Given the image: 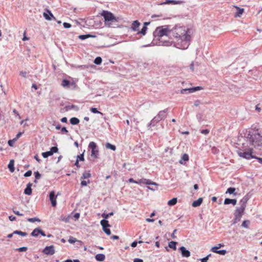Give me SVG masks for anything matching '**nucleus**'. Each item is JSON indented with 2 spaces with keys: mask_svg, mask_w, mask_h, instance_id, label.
Instances as JSON below:
<instances>
[{
  "mask_svg": "<svg viewBox=\"0 0 262 262\" xmlns=\"http://www.w3.org/2000/svg\"><path fill=\"white\" fill-rule=\"evenodd\" d=\"M248 143L253 146L255 149L262 150V136L259 134L258 130L251 129L248 131L247 136L246 143L243 144V149L238 151V154L239 157L250 159L255 158V156L252 155L253 147L249 146L246 148Z\"/></svg>",
  "mask_w": 262,
  "mask_h": 262,
  "instance_id": "f257e3e1",
  "label": "nucleus"
},
{
  "mask_svg": "<svg viewBox=\"0 0 262 262\" xmlns=\"http://www.w3.org/2000/svg\"><path fill=\"white\" fill-rule=\"evenodd\" d=\"M188 30L185 27L176 25L170 29V36L176 39L174 46L180 49H186L189 46L191 36L188 33Z\"/></svg>",
  "mask_w": 262,
  "mask_h": 262,
  "instance_id": "f03ea898",
  "label": "nucleus"
},
{
  "mask_svg": "<svg viewBox=\"0 0 262 262\" xmlns=\"http://www.w3.org/2000/svg\"><path fill=\"white\" fill-rule=\"evenodd\" d=\"M170 36V29L168 26H162L158 27L153 33L155 38L159 40V45L164 46H170L172 44V41L163 40L164 36Z\"/></svg>",
  "mask_w": 262,
  "mask_h": 262,
  "instance_id": "7ed1b4c3",
  "label": "nucleus"
},
{
  "mask_svg": "<svg viewBox=\"0 0 262 262\" xmlns=\"http://www.w3.org/2000/svg\"><path fill=\"white\" fill-rule=\"evenodd\" d=\"M89 148L91 149V157L94 159L98 158L99 154L98 148L94 142H91L89 144Z\"/></svg>",
  "mask_w": 262,
  "mask_h": 262,
  "instance_id": "20e7f679",
  "label": "nucleus"
},
{
  "mask_svg": "<svg viewBox=\"0 0 262 262\" xmlns=\"http://www.w3.org/2000/svg\"><path fill=\"white\" fill-rule=\"evenodd\" d=\"M244 211L245 210H242L238 208H236L234 212V219L233 220L232 224H235L241 220V219L242 216L244 212Z\"/></svg>",
  "mask_w": 262,
  "mask_h": 262,
  "instance_id": "39448f33",
  "label": "nucleus"
},
{
  "mask_svg": "<svg viewBox=\"0 0 262 262\" xmlns=\"http://www.w3.org/2000/svg\"><path fill=\"white\" fill-rule=\"evenodd\" d=\"M101 15L104 17L105 21H110L116 20V18L113 14L107 11H103Z\"/></svg>",
  "mask_w": 262,
  "mask_h": 262,
  "instance_id": "423d86ee",
  "label": "nucleus"
},
{
  "mask_svg": "<svg viewBox=\"0 0 262 262\" xmlns=\"http://www.w3.org/2000/svg\"><path fill=\"white\" fill-rule=\"evenodd\" d=\"M167 109L160 111L158 115L154 118L155 120H156L158 123L161 120L165 118L167 116Z\"/></svg>",
  "mask_w": 262,
  "mask_h": 262,
  "instance_id": "0eeeda50",
  "label": "nucleus"
},
{
  "mask_svg": "<svg viewBox=\"0 0 262 262\" xmlns=\"http://www.w3.org/2000/svg\"><path fill=\"white\" fill-rule=\"evenodd\" d=\"M58 149L56 146L52 147L49 151L42 153V156L44 158H47L48 157L52 156L54 153L58 151Z\"/></svg>",
  "mask_w": 262,
  "mask_h": 262,
  "instance_id": "6e6552de",
  "label": "nucleus"
},
{
  "mask_svg": "<svg viewBox=\"0 0 262 262\" xmlns=\"http://www.w3.org/2000/svg\"><path fill=\"white\" fill-rule=\"evenodd\" d=\"M42 252L46 255H52L55 253L54 247L53 245L46 246Z\"/></svg>",
  "mask_w": 262,
  "mask_h": 262,
  "instance_id": "1a4fd4ad",
  "label": "nucleus"
},
{
  "mask_svg": "<svg viewBox=\"0 0 262 262\" xmlns=\"http://www.w3.org/2000/svg\"><path fill=\"white\" fill-rule=\"evenodd\" d=\"M59 193H57V195H58ZM57 195H55V192L54 191H52L50 192L49 194V198L51 202L52 205L53 207H55L56 206V198Z\"/></svg>",
  "mask_w": 262,
  "mask_h": 262,
  "instance_id": "9d476101",
  "label": "nucleus"
},
{
  "mask_svg": "<svg viewBox=\"0 0 262 262\" xmlns=\"http://www.w3.org/2000/svg\"><path fill=\"white\" fill-rule=\"evenodd\" d=\"M61 85L65 88H69L71 86H73V88L76 87V84L75 82H70V81L67 79H63L62 80Z\"/></svg>",
  "mask_w": 262,
  "mask_h": 262,
  "instance_id": "9b49d317",
  "label": "nucleus"
},
{
  "mask_svg": "<svg viewBox=\"0 0 262 262\" xmlns=\"http://www.w3.org/2000/svg\"><path fill=\"white\" fill-rule=\"evenodd\" d=\"M249 198L248 196L246 195L245 196L241 201L239 202L240 204V207H238L239 209H241L242 210H245L246 207V204L247 203V201H248Z\"/></svg>",
  "mask_w": 262,
  "mask_h": 262,
  "instance_id": "f8f14e48",
  "label": "nucleus"
},
{
  "mask_svg": "<svg viewBox=\"0 0 262 262\" xmlns=\"http://www.w3.org/2000/svg\"><path fill=\"white\" fill-rule=\"evenodd\" d=\"M181 252L182 257H188L190 256V252L189 250H187L185 247L182 246L179 249Z\"/></svg>",
  "mask_w": 262,
  "mask_h": 262,
  "instance_id": "ddd939ff",
  "label": "nucleus"
},
{
  "mask_svg": "<svg viewBox=\"0 0 262 262\" xmlns=\"http://www.w3.org/2000/svg\"><path fill=\"white\" fill-rule=\"evenodd\" d=\"M140 25L141 24L138 20L133 21L130 28L133 31H138Z\"/></svg>",
  "mask_w": 262,
  "mask_h": 262,
  "instance_id": "4468645a",
  "label": "nucleus"
},
{
  "mask_svg": "<svg viewBox=\"0 0 262 262\" xmlns=\"http://www.w3.org/2000/svg\"><path fill=\"white\" fill-rule=\"evenodd\" d=\"M139 184H147V185H155V186H157L158 185L156 183L153 182L151 180H150L149 179H140L139 180Z\"/></svg>",
  "mask_w": 262,
  "mask_h": 262,
  "instance_id": "2eb2a0df",
  "label": "nucleus"
},
{
  "mask_svg": "<svg viewBox=\"0 0 262 262\" xmlns=\"http://www.w3.org/2000/svg\"><path fill=\"white\" fill-rule=\"evenodd\" d=\"M182 3V1H174V0H166L165 2L161 3L160 5H165V4H172L177 5L181 4Z\"/></svg>",
  "mask_w": 262,
  "mask_h": 262,
  "instance_id": "dca6fc26",
  "label": "nucleus"
},
{
  "mask_svg": "<svg viewBox=\"0 0 262 262\" xmlns=\"http://www.w3.org/2000/svg\"><path fill=\"white\" fill-rule=\"evenodd\" d=\"M32 185V184L31 183H29L27 185V187L24 190L25 194H26L27 195H31L32 194V188H31Z\"/></svg>",
  "mask_w": 262,
  "mask_h": 262,
  "instance_id": "f3484780",
  "label": "nucleus"
},
{
  "mask_svg": "<svg viewBox=\"0 0 262 262\" xmlns=\"http://www.w3.org/2000/svg\"><path fill=\"white\" fill-rule=\"evenodd\" d=\"M237 201L236 199H230L229 198H226L224 200V204L228 205L230 204H232L233 206L236 204Z\"/></svg>",
  "mask_w": 262,
  "mask_h": 262,
  "instance_id": "a211bd4d",
  "label": "nucleus"
},
{
  "mask_svg": "<svg viewBox=\"0 0 262 262\" xmlns=\"http://www.w3.org/2000/svg\"><path fill=\"white\" fill-rule=\"evenodd\" d=\"M202 202H203V198H200L197 200L194 201L192 203V206L193 207H196L200 206L201 205V204L202 203Z\"/></svg>",
  "mask_w": 262,
  "mask_h": 262,
  "instance_id": "6ab92c4d",
  "label": "nucleus"
},
{
  "mask_svg": "<svg viewBox=\"0 0 262 262\" xmlns=\"http://www.w3.org/2000/svg\"><path fill=\"white\" fill-rule=\"evenodd\" d=\"M92 37V38H95L96 37V35H91V34H86V35H80L78 36V38L80 39L84 40L86 38Z\"/></svg>",
  "mask_w": 262,
  "mask_h": 262,
  "instance_id": "aec40b11",
  "label": "nucleus"
},
{
  "mask_svg": "<svg viewBox=\"0 0 262 262\" xmlns=\"http://www.w3.org/2000/svg\"><path fill=\"white\" fill-rule=\"evenodd\" d=\"M40 232V227L36 228L34 229L32 233H31V236L34 237H37L39 234Z\"/></svg>",
  "mask_w": 262,
  "mask_h": 262,
  "instance_id": "412c9836",
  "label": "nucleus"
},
{
  "mask_svg": "<svg viewBox=\"0 0 262 262\" xmlns=\"http://www.w3.org/2000/svg\"><path fill=\"white\" fill-rule=\"evenodd\" d=\"M105 256L103 254H98L95 256V258L97 261H102L105 259Z\"/></svg>",
  "mask_w": 262,
  "mask_h": 262,
  "instance_id": "4be33fe9",
  "label": "nucleus"
},
{
  "mask_svg": "<svg viewBox=\"0 0 262 262\" xmlns=\"http://www.w3.org/2000/svg\"><path fill=\"white\" fill-rule=\"evenodd\" d=\"M91 177V174L90 171H85L81 177V179H86Z\"/></svg>",
  "mask_w": 262,
  "mask_h": 262,
  "instance_id": "5701e85b",
  "label": "nucleus"
},
{
  "mask_svg": "<svg viewBox=\"0 0 262 262\" xmlns=\"http://www.w3.org/2000/svg\"><path fill=\"white\" fill-rule=\"evenodd\" d=\"M101 225L102 226V228L109 227L110 225L108 224V221L105 219L102 220L100 222Z\"/></svg>",
  "mask_w": 262,
  "mask_h": 262,
  "instance_id": "b1692460",
  "label": "nucleus"
},
{
  "mask_svg": "<svg viewBox=\"0 0 262 262\" xmlns=\"http://www.w3.org/2000/svg\"><path fill=\"white\" fill-rule=\"evenodd\" d=\"M14 160H11L8 166L10 171L11 172H13L14 171Z\"/></svg>",
  "mask_w": 262,
  "mask_h": 262,
  "instance_id": "393cba45",
  "label": "nucleus"
},
{
  "mask_svg": "<svg viewBox=\"0 0 262 262\" xmlns=\"http://www.w3.org/2000/svg\"><path fill=\"white\" fill-rule=\"evenodd\" d=\"M236 8L237 9V12L235 14V15L234 16L235 17H240L241 15L244 12V9L242 8H239V7H236Z\"/></svg>",
  "mask_w": 262,
  "mask_h": 262,
  "instance_id": "a878e982",
  "label": "nucleus"
},
{
  "mask_svg": "<svg viewBox=\"0 0 262 262\" xmlns=\"http://www.w3.org/2000/svg\"><path fill=\"white\" fill-rule=\"evenodd\" d=\"M13 234H17L22 236H26L28 235L27 232H23L19 230H15L13 232Z\"/></svg>",
  "mask_w": 262,
  "mask_h": 262,
  "instance_id": "bb28decb",
  "label": "nucleus"
},
{
  "mask_svg": "<svg viewBox=\"0 0 262 262\" xmlns=\"http://www.w3.org/2000/svg\"><path fill=\"white\" fill-rule=\"evenodd\" d=\"M177 244V242L174 241H171L168 243V247L174 250L177 249L176 245Z\"/></svg>",
  "mask_w": 262,
  "mask_h": 262,
  "instance_id": "cd10ccee",
  "label": "nucleus"
},
{
  "mask_svg": "<svg viewBox=\"0 0 262 262\" xmlns=\"http://www.w3.org/2000/svg\"><path fill=\"white\" fill-rule=\"evenodd\" d=\"M70 121V123L71 124L76 125L79 123V120L77 118L73 117V118H71Z\"/></svg>",
  "mask_w": 262,
  "mask_h": 262,
  "instance_id": "c85d7f7f",
  "label": "nucleus"
},
{
  "mask_svg": "<svg viewBox=\"0 0 262 262\" xmlns=\"http://www.w3.org/2000/svg\"><path fill=\"white\" fill-rule=\"evenodd\" d=\"M177 203V198H174L168 202V205L169 206H173Z\"/></svg>",
  "mask_w": 262,
  "mask_h": 262,
  "instance_id": "c756f323",
  "label": "nucleus"
},
{
  "mask_svg": "<svg viewBox=\"0 0 262 262\" xmlns=\"http://www.w3.org/2000/svg\"><path fill=\"white\" fill-rule=\"evenodd\" d=\"M235 191V188L234 187H229L227 189V190L226 191V193H229V194H233L234 195H236V193H234Z\"/></svg>",
  "mask_w": 262,
  "mask_h": 262,
  "instance_id": "7c9ffc66",
  "label": "nucleus"
},
{
  "mask_svg": "<svg viewBox=\"0 0 262 262\" xmlns=\"http://www.w3.org/2000/svg\"><path fill=\"white\" fill-rule=\"evenodd\" d=\"M105 147L108 149H111L115 151L116 149V146L114 145L111 144L110 143H106L105 144Z\"/></svg>",
  "mask_w": 262,
  "mask_h": 262,
  "instance_id": "2f4dec72",
  "label": "nucleus"
},
{
  "mask_svg": "<svg viewBox=\"0 0 262 262\" xmlns=\"http://www.w3.org/2000/svg\"><path fill=\"white\" fill-rule=\"evenodd\" d=\"M147 28L146 26H143L140 31H138L137 34H141L143 35H145L146 33Z\"/></svg>",
  "mask_w": 262,
  "mask_h": 262,
  "instance_id": "473e14b6",
  "label": "nucleus"
},
{
  "mask_svg": "<svg viewBox=\"0 0 262 262\" xmlns=\"http://www.w3.org/2000/svg\"><path fill=\"white\" fill-rule=\"evenodd\" d=\"M157 121L153 118L152 120L147 124V128L149 129L151 126H154L157 123Z\"/></svg>",
  "mask_w": 262,
  "mask_h": 262,
  "instance_id": "72a5a7b5",
  "label": "nucleus"
},
{
  "mask_svg": "<svg viewBox=\"0 0 262 262\" xmlns=\"http://www.w3.org/2000/svg\"><path fill=\"white\" fill-rule=\"evenodd\" d=\"M94 62L97 65H99L102 62V58L100 57H97L95 59Z\"/></svg>",
  "mask_w": 262,
  "mask_h": 262,
  "instance_id": "f704fd0d",
  "label": "nucleus"
},
{
  "mask_svg": "<svg viewBox=\"0 0 262 262\" xmlns=\"http://www.w3.org/2000/svg\"><path fill=\"white\" fill-rule=\"evenodd\" d=\"M27 221L31 223H34L35 222H40V220L37 217L28 218L27 219Z\"/></svg>",
  "mask_w": 262,
  "mask_h": 262,
  "instance_id": "c9c22d12",
  "label": "nucleus"
},
{
  "mask_svg": "<svg viewBox=\"0 0 262 262\" xmlns=\"http://www.w3.org/2000/svg\"><path fill=\"white\" fill-rule=\"evenodd\" d=\"M249 224L250 221L249 220H245L242 223V226L245 228H248L249 227Z\"/></svg>",
  "mask_w": 262,
  "mask_h": 262,
  "instance_id": "e433bc0d",
  "label": "nucleus"
},
{
  "mask_svg": "<svg viewBox=\"0 0 262 262\" xmlns=\"http://www.w3.org/2000/svg\"><path fill=\"white\" fill-rule=\"evenodd\" d=\"M223 245L221 244H219L217 246L212 247L211 249V251L213 252H214V251H217V249L220 248L221 247H223Z\"/></svg>",
  "mask_w": 262,
  "mask_h": 262,
  "instance_id": "4c0bfd02",
  "label": "nucleus"
},
{
  "mask_svg": "<svg viewBox=\"0 0 262 262\" xmlns=\"http://www.w3.org/2000/svg\"><path fill=\"white\" fill-rule=\"evenodd\" d=\"M215 253H217L222 255H224L227 253V251L226 250H217V251H214V252Z\"/></svg>",
  "mask_w": 262,
  "mask_h": 262,
  "instance_id": "58836bf2",
  "label": "nucleus"
},
{
  "mask_svg": "<svg viewBox=\"0 0 262 262\" xmlns=\"http://www.w3.org/2000/svg\"><path fill=\"white\" fill-rule=\"evenodd\" d=\"M114 214V213L113 212H111L109 213H103L102 214V216L104 219H108V217L110 216H112Z\"/></svg>",
  "mask_w": 262,
  "mask_h": 262,
  "instance_id": "ea45409f",
  "label": "nucleus"
},
{
  "mask_svg": "<svg viewBox=\"0 0 262 262\" xmlns=\"http://www.w3.org/2000/svg\"><path fill=\"white\" fill-rule=\"evenodd\" d=\"M203 88L201 86H196V87H193V88H190V93H193L196 91H198V90H202Z\"/></svg>",
  "mask_w": 262,
  "mask_h": 262,
  "instance_id": "a19ab883",
  "label": "nucleus"
},
{
  "mask_svg": "<svg viewBox=\"0 0 262 262\" xmlns=\"http://www.w3.org/2000/svg\"><path fill=\"white\" fill-rule=\"evenodd\" d=\"M34 174H35V180H34V182L37 183L36 180L39 179L40 178L41 174L39 173V172L38 171L35 172Z\"/></svg>",
  "mask_w": 262,
  "mask_h": 262,
  "instance_id": "79ce46f5",
  "label": "nucleus"
},
{
  "mask_svg": "<svg viewBox=\"0 0 262 262\" xmlns=\"http://www.w3.org/2000/svg\"><path fill=\"white\" fill-rule=\"evenodd\" d=\"M91 111L92 113H95V114H101V115H103V114L102 113H101V112H100L98 111L97 110V109L96 108H95V107H92V108H91Z\"/></svg>",
  "mask_w": 262,
  "mask_h": 262,
  "instance_id": "37998d69",
  "label": "nucleus"
},
{
  "mask_svg": "<svg viewBox=\"0 0 262 262\" xmlns=\"http://www.w3.org/2000/svg\"><path fill=\"white\" fill-rule=\"evenodd\" d=\"M28 250V248L27 247H22L16 249V251L18 252H25Z\"/></svg>",
  "mask_w": 262,
  "mask_h": 262,
  "instance_id": "c03bdc74",
  "label": "nucleus"
},
{
  "mask_svg": "<svg viewBox=\"0 0 262 262\" xmlns=\"http://www.w3.org/2000/svg\"><path fill=\"white\" fill-rule=\"evenodd\" d=\"M16 139H13L12 140H9L8 142V143L10 146H13L14 143L16 142Z\"/></svg>",
  "mask_w": 262,
  "mask_h": 262,
  "instance_id": "a18cd8bd",
  "label": "nucleus"
},
{
  "mask_svg": "<svg viewBox=\"0 0 262 262\" xmlns=\"http://www.w3.org/2000/svg\"><path fill=\"white\" fill-rule=\"evenodd\" d=\"M77 159H78V161H83L84 160L83 152L80 155H78L77 156Z\"/></svg>",
  "mask_w": 262,
  "mask_h": 262,
  "instance_id": "49530a36",
  "label": "nucleus"
},
{
  "mask_svg": "<svg viewBox=\"0 0 262 262\" xmlns=\"http://www.w3.org/2000/svg\"><path fill=\"white\" fill-rule=\"evenodd\" d=\"M68 241L71 244H74L77 241V239L76 238L71 236L70 237Z\"/></svg>",
  "mask_w": 262,
  "mask_h": 262,
  "instance_id": "de8ad7c7",
  "label": "nucleus"
},
{
  "mask_svg": "<svg viewBox=\"0 0 262 262\" xmlns=\"http://www.w3.org/2000/svg\"><path fill=\"white\" fill-rule=\"evenodd\" d=\"M90 183V180H88V181H85V180H82V181H81L80 184H81V186L82 187H83V186H86L87 184Z\"/></svg>",
  "mask_w": 262,
  "mask_h": 262,
  "instance_id": "09e8293b",
  "label": "nucleus"
},
{
  "mask_svg": "<svg viewBox=\"0 0 262 262\" xmlns=\"http://www.w3.org/2000/svg\"><path fill=\"white\" fill-rule=\"evenodd\" d=\"M190 88H188V89H182L181 90V94H185L187 92L189 93H190Z\"/></svg>",
  "mask_w": 262,
  "mask_h": 262,
  "instance_id": "8fccbe9b",
  "label": "nucleus"
},
{
  "mask_svg": "<svg viewBox=\"0 0 262 262\" xmlns=\"http://www.w3.org/2000/svg\"><path fill=\"white\" fill-rule=\"evenodd\" d=\"M182 159L184 161H187L189 160L188 155L186 154H184L182 157Z\"/></svg>",
  "mask_w": 262,
  "mask_h": 262,
  "instance_id": "3c124183",
  "label": "nucleus"
},
{
  "mask_svg": "<svg viewBox=\"0 0 262 262\" xmlns=\"http://www.w3.org/2000/svg\"><path fill=\"white\" fill-rule=\"evenodd\" d=\"M103 230L107 235H109L111 234L110 229H108L107 227L103 228Z\"/></svg>",
  "mask_w": 262,
  "mask_h": 262,
  "instance_id": "603ef678",
  "label": "nucleus"
},
{
  "mask_svg": "<svg viewBox=\"0 0 262 262\" xmlns=\"http://www.w3.org/2000/svg\"><path fill=\"white\" fill-rule=\"evenodd\" d=\"M32 171L31 170H28L25 173L24 176L25 177H30L32 175Z\"/></svg>",
  "mask_w": 262,
  "mask_h": 262,
  "instance_id": "864d4df0",
  "label": "nucleus"
},
{
  "mask_svg": "<svg viewBox=\"0 0 262 262\" xmlns=\"http://www.w3.org/2000/svg\"><path fill=\"white\" fill-rule=\"evenodd\" d=\"M43 15L46 19L48 20H51V17L50 16H49L48 14L44 12L43 14Z\"/></svg>",
  "mask_w": 262,
  "mask_h": 262,
  "instance_id": "5fc2aeb1",
  "label": "nucleus"
},
{
  "mask_svg": "<svg viewBox=\"0 0 262 262\" xmlns=\"http://www.w3.org/2000/svg\"><path fill=\"white\" fill-rule=\"evenodd\" d=\"M13 212L16 215H19V216H23V215H24V214L23 213H20L19 211H18L17 210H15L14 209H13Z\"/></svg>",
  "mask_w": 262,
  "mask_h": 262,
  "instance_id": "6e6d98bb",
  "label": "nucleus"
},
{
  "mask_svg": "<svg viewBox=\"0 0 262 262\" xmlns=\"http://www.w3.org/2000/svg\"><path fill=\"white\" fill-rule=\"evenodd\" d=\"M63 26L65 28H70L71 27V25L68 23H63Z\"/></svg>",
  "mask_w": 262,
  "mask_h": 262,
  "instance_id": "4d7b16f0",
  "label": "nucleus"
},
{
  "mask_svg": "<svg viewBox=\"0 0 262 262\" xmlns=\"http://www.w3.org/2000/svg\"><path fill=\"white\" fill-rule=\"evenodd\" d=\"M19 75L24 78L27 77V72L25 71H20Z\"/></svg>",
  "mask_w": 262,
  "mask_h": 262,
  "instance_id": "13d9d810",
  "label": "nucleus"
},
{
  "mask_svg": "<svg viewBox=\"0 0 262 262\" xmlns=\"http://www.w3.org/2000/svg\"><path fill=\"white\" fill-rule=\"evenodd\" d=\"M211 256V254H209V255H208L207 256H206V257L203 258L202 259H201V261H207L209 258V257Z\"/></svg>",
  "mask_w": 262,
  "mask_h": 262,
  "instance_id": "bf43d9fd",
  "label": "nucleus"
},
{
  "mask_svg": "<svg viewBox=\"0 0 262 262\" xmlns=\"http://www.w3.org/2000/svg\"><path fill=\"white\" fill-rule=\"evenodd\" d=\"M22 134H23L22 132L18 133V134L16 136L15 138H14V139H16V141H17V140L21 136Z\"/></svg>",
  "mask_w": 262,
  "mask_h": 262,
  "instance_id": "052dcab7",
  "label": "nucleus"
},
{
  "mask_svg": "<svg viewBox=\"0 0 262 262\" xmlns=\"http://www.w3.org/2000/svg\"><path fill=\"white\" fill-rule=\"evenodd\" d=\"M209 130L206 129H203L201 130V133L203 134L207 135L209 133Z\"/></svg>",
  "mask_w": 262,
  "mask_h": 262,
  "instance_id": "680f3d73",
  "label": "nucleus"
},
{
  "mask_svg": "<svg viewBox=\"0 0 262 262\" xmlns=\"http://www.w3.org/2000/svg\"><path fill=\"white\" fill-rule=\"evenodd\" d=\"M200 103H201V102H200V100H196L195 101V102L194 103V105L195 106H198L200 104Z\"/></svg>",
  "mask_w": 262,
  "mask_h": 262,
  "instance_id": "e2e57ef3",
  "label": "nucleus"
},
{
  "mask_svg": "<svg viewBox=\"0 0 262 262\" xmlns=\"http://www.w3.org/2000/svg\"><path fill=\"white\" fill-rule=\"evenodd\" d=\"M9 219L11 221H14L16 220V217L13 215H11L9 216Z\"/></svg>",
  "mask_w": 262,
  "mask_h": 262,
  "instance_id": "0e129e2a",
  "label": "nucleus"
},
{
  "mask_svg": "<svg viewBox=\"0 0 262 262\" xmlns=\"http://www.w3.org/2000/svg\"><path fill=\"white\" fill-rule=\"evenodd\" d=\"M134 262H143V260L142 259L136 258L134 259Z\"/></svg>",
  "mask_w": 262,
  "mask_h": 262,
  "instance_id": "69168bd1",
  "label": "nucleus"
},
{
  "mask_svg": "<svg viewBox=\"0 0 262 262\" xmlns=\"http://www.w3.org/2000/svg\"><path fill=\"white\" fill-rule=\"evenodd\" d=\"M61 130L62 132L65 133L66 134L68 133V130L67 129L66 127H62L61 129Z\"/></svg>",
  "mask_w": 262,
  "mask_h": 262,
  "instance_id": "338daca9",
  "label": "nucleus"
},
{
  "mask_svg": "<svg viewBox=\"0 0 262 262\" xmlns=\"http://www.w3.org/2000/svg\"><path fill=\"white\" fill-rule=\"evenodd\" d=\"M137 244H138V242H136V241H134V242H133L131 244V246L132 247H136L137 245Z\"/></svg>",
  "mask_w": 262,
  "mask_h": 262,
  "instance_id": "774afa93",
  "label": "nucleus"
}]
</instances>
